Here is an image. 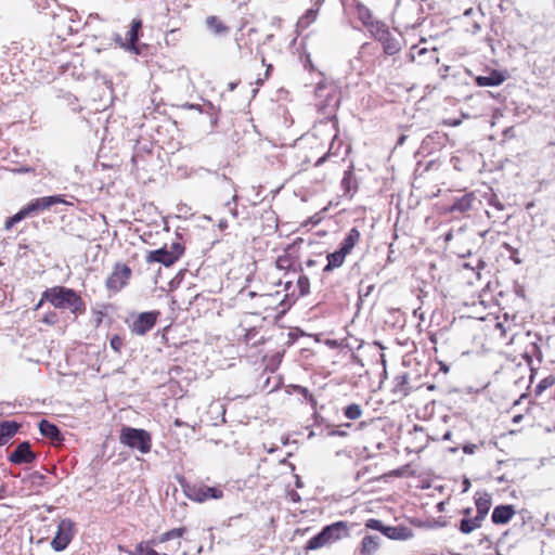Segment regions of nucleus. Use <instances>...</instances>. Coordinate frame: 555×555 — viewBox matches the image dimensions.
Wrapping results in <instances>:
<instances>
[{
	"mask_svg": "<svg viewBox=\"0 0 555 555\" xmlns=\"http://www.w3.org/2000/svg\"><path fill=\"white\" fill-rule=\"evenodd\" d=\"M365 526H366V528H370V529L383 531L389 538H393V535L389 533V531L392 530V528H389V527L385 528L383 526L382 521L378 519L371 518L366 521Z\"/></svg>",
	"mask_w": 555,
	"mask_h": 555,
	"instance_id": "a19ab883",
	"label": "nucleus"
},
{
	"mask_svg": "<svg viewBox=\"0 0 555 555\" xmlns=\"http://www.w3.org/2000/svg\"><path fill=\"white\" fill-rule=\"evenodd\" d=\"M379 546L378 538L373 535H365L361 541V554L372 555Z\"/></svg>",
	"mask_w": 555,
	"mask_h": 555,
	"instance_id": "c85d7f7f",
	"label": "nucleus"
},
{
	"mask_svg": "<svg viewBox=\"0 0 555 555\" xmlns=\"http://www.w3.org/2000/svg\"><path fill=\"white\" fill-rule=\"evenodd\" d=\"M314 266H317V261H315V260H313V259H308V260L306 261V267H307V268H311V267H314Z\"/></svg>",
	"mask_w": 555,
	"mask_h": 555,
	"instance_id": "de8ad7c7",
	"label": "nucleus"
},
{
	"mask_svg": "<svg viewBox=\"0 0 555 555\" xmlns=\"http://www.w3.org/2000/svg\"><path fill=\"white\" fill-rule=\"evenodd\" d=\"M175 426L177 427H181V426H184L186 425L184 422H182L181 420L179 418H176L175 422H173Z\"/></svg>",
	"mask_w": 555,
	"mask_h": 555,
	"instance_id": "8fccbe9b",
	"label": "nucleus"
},
{
	"mask_svg": "<svg viewBox=\"0 0 555 555\" xmlns=\"http://www.w3.org/2000/svg\"><path fill=\"white\" fill-rule=\"evenodd\" d=\"M506 77L503 73L496 69H492L489 75L477 76L475 82L479 87H493L500 86L505 81Z\"/></svg>",
	"mask_w": 555,
	"mask_h": 555,
	"instance_id": "a211bd4d",
	"label": "nucleus"
},
{
	"mask_svg": "<svg viewBox=\"0 0 555 555\" xmlns=\"http://www.w3.org/2000/svg\"><path fill=\"white\" fill-rule=\"evenodd\" d=\"M29 217V214L26 209V207H22L15 215L8 218L4 223L5 230H11L17 222L22 221L23 219Z\"/></svg>",
	"mask_w": 555,
	"mask_h": 555,
	"instance_id": "c9c22d12",
	"label": "nucleus"
},
{
	"mask_svg": "<svg viewBox=\"0 0 555 555\" xmlns=\"http://www.w3.org/2000/svg\"><path fill=\"white\" fill-rule=\"evenodd\" d=\"M347 255L348 254L343 251L340 248L335 250L334 253H330L326 257L327 263L323 268V271L331 272L337 268H340L344 264Z\"/></svg>",
	"mask_w": 555,
	"mask_h": 555,
	"instance_id": "5701e85b",
	"label": "nucleus"
},
{
	"mask_svg": "<svg viewBox=\"0 0 555 555\" xmlns=\"http://www.w3.org/2000/svg\"><path fill=\"white\" fill-rule=\"evenodd\" d=\"M352 7L359 21H361L363 26L366 27L370 33L374 30L376 24H383V22L373 18L371 10L363 3L353 0Z\"/></svg>",
	"mask_w": 555,
	"mask_h": 555,
	"instance_id": "4468645a",
	"label": "nucleus"
},
{
	"mask_svg": "<svg viewBox=\"0 0 555 555\" xmlns=\"http://www.w3.org/2000/svg\"><path fill=\"white\" fill-rule=\"evenodd\" d=\"M188 529L185 527L175 528L162 533L157 539L159 543L167 542L173 539H180L186 533Z\"/></svg>",
	"mask_w": 555,
	"mask_h": 555,
	"instance_id": "72a5a7b5",
	"label": "nucleus"
},
{
	"mask_svg": "<svg viewBox=\"0 0 555 555\" xmlns=\"http://www.w3.org/2000/svg\"><path fill=\"white\" fill-rule=\"evenodd\" d=\"M206 25L211 31L218 35L224 34L229 30V27L224 25L223 21L216 15L208 16L206 18Z\"/></svg>",
	"mask_w": 555,
	"mask_h": 555,
	"instance_id": "7c9ffc66",
	"label": "nucleus"
},
{
	"mask_svg": "<svg viewBox=\"0 0 555 555\" xmlns=\"http://www.w3.org/2000/svg\"><path fill=\"white\" fill-rule=\"evenodd\" d=\"M142 29V21L139 18L132 20L131 27L127 33V43L125 44V49L133 52L134 54H141L140 47L138 46V40L140 37V33Z\"/></svg>",
	"mask_w": 555,
	"mask_h": 555,
	"instance_id": "2eb2a0df",
	"label": "nucleus"
},
{
	"mask_svg": "<svg viewBox=\"0 0 555 555\" xmlns=\"http://www.w3.org/2000/svg\"><path fill=\"white\" fill-rule=\"evenodd\" d=\"M496 326H498L499 328H501V330H502V334H503V335H505L502 324H501V323H498V324H496Z\"/></svg>",
	"mask_w": 555,
	"mask_h": 555,
	"instance_id": "4d7b16f0",
	"label": "nucleus"
},
{
	"mask_svg": "<svg viewBox=\"0 0 555 555\" xmlns=\"http://www.w3.org/2000/svg\"><path fill=\"white\" fill-rule=\"evenodd\" d=\"M291 286V282H286V289H288Z\"/></svg>",
	"mask_w": 555,
	"mask_h": 555,
	"instance_id": "13d9d810",
	"label": "nucleus"
},
{
	"mask_svg": "<svg viewBox=\"0 0 555 555\" xmlns=\"http://www.w3.org/2000/svg\"><path fill=\"white\" fill-rule=\"evenodd\" d=\"M305 244V240L302 237H297L294 242L288 244L283 253L278 256L275 260V267L279 270L284 271H302L301 264L296 268V262L299 260L301 256L302 245Z\"/></svg>",
	"mask_w": 555,
	"mask_h": 555,
	"instance_id": "39448f33",
	"label": "nucleus"
},
{
	"mask_svg": "<svg viewBox=\"0 0 555 555\" xmlns=\"http://www.w3.org/2000/svg\"><path fill=\"white\" fill-rule=\"evenodd\" d=\"M158 543L159 542L157 538H153L149 541H142L135 545L133 552H131V555H167L165 553H158L154 550V545Z\"/></svg>",
	"mask_w": 555,
	"mask_h": 555,
	"instance_id": "b1692460",
	"label": "nucleus"
},
{
	"mask_svg": "<svg viewBox=\"0 0 555 555\" xmlns=\"http://www.w3.org/2000/svg\"><path fill=\"white\" fill-rule=\"evenodd\" d=\"M555 384V376H547L544 377L539 382V384L534 388V395L540 396L543 391H545L547 388L552 387Z\"/></svg>",
	"mask_w": 555,
	"mask_h": 555,
	"instance_id": "ea45409f",
	"label": "nucleus"
},
{
	"mask_svg": "<svg viewBox=\"0 0 555 555\" xmlns=\"http://www.w3.org/2000/svg\"><path fill=\"white\" fill-rule=\"evenodd\" d=\"M300 391H301V393L304 395V397H305L306 399H308V400H309V401H311V402L313 401V396L308 391V389H306V388H300Z\"/></svg>",
	"mask_w": 555,
	"mask_h": 555,
	"instance_id": "c03bdc74",
	"label": "nucleus"
},
{
	"mask_svg": "<svg viewBox=\"0 0 555 555\" xmlns=\"http://www.w3.org/2000/svg\"><path fill=\"white\" fill-rule=\"evenodd\" d=\"M272 69V65H268L267 66V70H266V78H268L269 74H270V70Z\"/></svg>",
	"mask_w": 555,
	"mask_h": 555,
	"instance_id": "5fc2aeb1",
	"label": "nucleus"
},
{
	"mask_svg": "<svg viewBox=\"0 0 555 555\" xmlns=\"http://www.w3.org/2000/svg\"><path fill=\"white\" fill-rule=\"evenodd\" d=\"M323 535L326 538L328 544L335 543L344 538L349 537V526L346 521H336L332 525L325 526L322 529Z\"/></svg>",
	"mask_w": 555,
	"mask_h": 555,
	"instance_id": "9b49d317",
	"label": "nucleus"
},
{
	"mask_svg": "<svg viewBox=\"0 0 555 555\" xmlns=\"http://www.w3.org/2000/svg\"><path fill=\"white\" fill-rule=\"evenodd\" d=\"M44 302L51 304L55 309H69L76 315L85 314L87 310L86 302L78 292L60 285L47 288L34 309L38 310Z\"/></svg>",
	"mask_w": 555,
	"mask_h": 555,
	"instance_id": "f257e3e1",
	"label": "nucleus"
},
{
	"mask_svg": "<svg viewBox=\"0 0 555 555\" xmlns=\"http://www.w3.org/2000/svg\"><path fill=\"white\" fill-rule=\"evenodd\" d=\"M36 460V454L31 451L30 443L24 441L9 455V461L13 464H30Z\"/></svg>",
	"mask_w": 555,
	"mask_h": 555,
	"instance_id": "f8f14e48",
	"label": "nucleus"
},
{
	"mask_svg": "<svg viewBox=\"0 0 555 555\" xmlns=\"http://www.w3.org/2000/svg\"><path fill=\"white\" fill-rule=\"evenodd\" d=\"M392 393L405 397L409 395V379L405 373L399 374L393 378V388L391 389Z\"/></svg>",
	"mask_w": 555,
	"mask_h": 555,
	"instance_id": "bb28decb",
	"label": "nucleus"
},
{
	"mask_svg": "<svg viewBox=\"0 0 555 555\" xmlns=\"http://www.w3.org/2000/svg\"><path fill=\"white\" fill-rule=\"evenodd\" d=\"M159 315L160 311L158 310L142 312L138 314V317L130 325V331L135 335H145L155 326Z\"/></svg>",
	"mask_w": 555,
	"mask_h": 555,
	"instance_id": "1a4fd4ad",
	"label": "nucleus"
},
{
	"mask_svg": "<svg viewBox=\"0 0 555 555\" xmlns=\"http://www.w3.org/2000/svg\"><path fill=\"white\" fill-rule=\"evenodd\" d=\"M21 428V424L15 421L0 422V446H4L12 439Z\"/></svg>",
	"mask_w": 555,
	"mask_h": 555,
	"instance_id": "6ab92c4d",
	"label": "nucleus"
},
{
	"mask_svg": "<svg viewBox=\"0 0 555 555\" xmlns=\"http://www.w3.org/2000/svg\"><path fill=\"white\" fill-rule=\"evenodd\" d=\"M119 442L132 450H138L142 454H147L152 450V436L142 428L122 427L119 434Z\"/></svg>",
	"mask_w": 555,
	"mask_h": 555,
	"instance_id": "20e7f679",
	"label": "nucleus"
},
{
	"mask_svg": "<svg viewBox=\"0 0 555 555\" xmlns=\"http://www.w3.org/2000/svg\"><path fill=\"white\" fill-rule=\"evenodd\" d=\"M75 534V522L69 518H64L59 522L57 531L51 541V547L61 552L65 550Z\"/></svg>",
	"mask_w": 555,
	"mask_h": 555,
	"instance_id": "6e6552de",
	"label": "nucleus"
},
{
	"mask_svg": "<svg viewBox=\"0 0 555 555\" xmlns=\"http://www.w3.org/2000/svg\"><path fill=\"white\" fill-rule=\"evenodd\" d=\"M179 483L184 495L195 503H205L208 500H221L224 496L221 486L210 487L203 481L191 483L185 479H180Z\"/></svg>",
	"mask_w": 555,
	"mask_h": 555,
	"instance_id": "f03ea898",
	"label": "nucleus"
},
{
	"mask_svg": "<svg viewBox=\"0 0 555 555\" xmlns=\"http://www.w3.org/2000/svg\"><path fill=\"white\" fill-rule=\"evenodd\" d=\"M482 519L479 518L477 515L474 518H463L460 521V531L464 534H469L474 530L478 529L482 525Z\"/></svg>",
	"mask_w": 555,
	"mask_h": 555,
	"instance_id": "cd10ccee",
	"label": "nucleus"
},
{
	"mask_svg": "<svg viewBox=\"0 0 555 555\" xmlns=\"http://www.w3.org/2000/svg\"><path fill=\"white\" fill-rule=\"evenodd\" d=\"M56 204L68 205L69 203L66 202L62 195H52L35 198L26 204L25 207L29 216H33L34 214L49 209L51 206Z\"/></svg>",
	"mask_w": 555,
	"mask_h": 555,
	"instance_id": "9d476101",
	"label": "nucleus"
},
{
	"mask_svg": "<svg viewBox=\"0 0 555 555\" xmlns=\"http://www.w3.org/2000/svg\"><path fill=\"white\" fill-rule=\"evenodd\" d=\"M257 335H258V331L255 327H253V328H249L246 331V333L243 335L241 340L246 345L256 346L263 341L262 337H259L258 339H256Z\"/></svg>",
	"mask_w": 555,
	"mask_h": 555,
	"instance_id": "4c0bfd02",
	"label": "nucleus"
},
{
	"mask_svg": "<svg viewBox=\"0 0 555 555\" xmlns=\"http://www.w3.org/2000/svg\"><path fill=\"white\" fill-rule=\"evenodd\" d=\"M109 346L116 353H120L125 347V337L117 334L113 335L109 339Z\"/></svg>",
	"mask_w": 555,
	"mask_h": 555,
	"instance_id": "79ce46f5",
	"label": "nucleus"
},
{
	"mask_svg": "<svg viewBox=\"0 0 555 555\" xmlns=\"http://www.w3.org/2000/svg\"><path fill=\"white\" fill-rule=\"evenodd\" d=\"M391 475H393V476H398V477H399V476H402V470H401V469L393 470V472L391 473Z\"/></svg>",
	"mask_w": 555,
	"mask_h": 555,
	"instance_id": "603ef678",
	"label": "nucleus"
},
{
	"mask_svg": "<svg viewBox=\"0 0 555 555\" xmlns=\"http://www.w3.org/2000/svg\"><path fill=\"white\" fill-rule=\"evenodd\" d=\"M475 505L477 509L476 515L482 520H485L492 505L491 495L486 492L477 493V495L475 496Z\"/></svg>",
	"mask_w": 555,
	"mask_h": 555,
	"instance_id": "412c9836",
	"label": "nucleus"
},
{
	"mask_svg": "<svg viewBox=\"0 0 555 555\" xmlns=\"http://www.w3.org/2000/svg\"><path fill=\"white\" fill-rule=\"evenodd\" d=\"M371 35L383 46L386 55H395L401 50V44L390 33L385 23L376 24Z\"/></svg>",
	"mask_w": 555,
	"mask_h": 555,
	"instance_id": "0eeeda50",
	"label": "nucleus"
},
{
	"mask_svg": "<svg viewBox=\"0 0 555 555\" xmlns=\"http://www.w3.org/2000/svg\"><path fill=\"white\" fill-rule=\"evenodd\" d=\"M344 414L349 420H358L362 415V409L358 403H351L345 408Z\"/></svg>",
	"mask_w": 555,
	"mask_h": 555,
	"instance_id": "58836bf2",
	"label": "nucleus"
},
{
	"mask_svg": "<svg viewBox=\"0 0 555 555\" xmlns=\"http://www.w3.org/2000/svg\"><path fill=\"white\" fill-rule=\"evenodd\" d=\"M185 253L184 244L179 240L172 242L169 246L164 244L162 247L147 251L145 261L147 263H162L169 268L173 266Z\"/></svg>",
	"mask_w": 555,
	"mask_h": 555,
	"instance_id": "7ed1b4c3",
	"label": "nucleus"
},
{
	"mask_svg": "<svg viewBox=\"0 0 555 555\" xmlns=\"http://www.w3.org/2000/svg\"><path fill=\"white\" fill-rule=\"evenodd\" d=\"M29 217V214L26 209V207H22L15 215L8 218L4 223L5 230H11L17 222L22 221L23 219Z\"/></svg>",
	"mask_w": 555,
	"mask_h": 555,
	"instance_id": "e433bc0d",
	"label": "nucleus"
},
{
	"mask_svg": "<svg viewBox=\"0 0 555 555\" xmlns=\"http://www.w3.org/2000/svg\"><path fill=\"white\" fill-rule=\"evenodd\" d=\"M361 233L357 228L350 229L347 233L346 237L343 240L340 244V249L346 254H350L354 246L360 242Z\"/></svg>",
	"mask_w": 555,
	"mask_h": 555,
	"instance_id": "393cba45",
	"label": "nucleus"
},
{
	"mask_svg": "<svg viewBox=\"0 0 555 555\" xmlns=\"http://www.w3.org/2000/svg\"><path fill=\"white\" fill-rule=\"evenodd\" d=\"M472 507H467L463 511V514L465 515V518H470L472 515Z\"/></svg>",
	"mask_w": 555,
	"mask_h": 555,
	"instance_id": "09e8293b",
	"label": "nucleus"
},
{
	"mask_svg": "<svg viewBox=\"0 0 555 555\" xmlns=\"http://www.w3.org/2000/svg\"><path fill=\"white\" fill-rule=\"evenodd\" d=\"M150 236H151V233H146V232H144V233H143V235H142V238H143V241H144L146 244L155 245V243H154V242H151V241L149 240V237H150Z\"/></svg>",
	"mask_w": 555,
	"mask_h": 555,
	"instance_id": "a18cd8bd",
	"label": "nucleus"
},
{
	"mask_svg": "<svg viewBox=\"0 0 555 555\" xmlns=\"http://www.w3.org/2000/svg\"><path fill=\"white\" fill-rule=\"evenodd\" d=\"M25 482L28 483V488L35 494H40L53 487V485L48 480L47 476L39 472H33L29 474Z\"/></svg>",
	"mask_w": 555,
	"mask_h": 555,
	"instance_id": "dca6fc26",
	"label": "nucleus"
},
{
	"mask_svg": "<svg viewBox=\"0 0 555 555\" xmlns=\"http://www.w3.org/2000/svg\"><path fill=\"white\" fill-rule=\"evenodd\" d=\"M236 86H237V83H236V82H230V83H229V89H230L231 91H233V90L236 88Z\"/></svg>",
	"mask_w": 555,
	"mask_h": 555,
	"instance_id": "864d4df0",
	"label": "nucleus"
},
{
	"mask_svg": "<svg viewBox=\"0 0 555 555\" xmlns=\"http://www.w3.org/2000/svg\"><path fill=\"white\" fill-rule=\"evenodd\" d=\"M498 480L499 481H504V478L503 477H499Z\"/></svg>",
	"mask_w": 555,
	"mask_h": 555,
	"instance_id": "bf43d9fd",
	"label": "nucleus"
},
{
	"mask_svg": "<svg viewBox=\"0 0 555 555\" xmlns=\"http://www.w3.org/2000/svg\"><path fill=\"white\" fill-rule=\"evenodd\" d=\"M327 157V153L324 154L323 156H321L320 158H318V160L315 162V166H320L321 164H323L325 162Z\"/></svg>",
	"mask_w": 555,
	"mask_h": 555,
	"instance_id": "49530a36",
	"label": "nucleus"
},
{
	"mask_svg": "<svg viewBox=\"0 0 555 555\" xmlns=\"http://www.w3.org/2000/svg\"><path fill=\"white\" fill-rule=\"evenodd\" d=\"M325 545H328V542L326 538L323 535V532L321 531L306 543L305 551H314Z\"/></svg>",
	"mask_w": 555,
	"mask_h": 555,
	"instance_id": "2f4dec72",
	"label": "nucleus"
},
{
	"mask_svg": "<svg viewBox=\"0 0 555 555\" xmlns=\"http://www.w3.org/2000/svg\"><path fill=\"white\" fill-rule=\"evenodd\" d=\"M331 435H339V436H344V435H345V433L334 430V431H331Z\"/></svg>",
	"mask_w": 555,
	"mask_h": 555,
	"instance_id": "6e6d98bb",
	"label": "nucleus"
},
{
	"mask_svg": "<svg viewBox=\"0 0 555 555\" xmlns=\"http://www.w3.org/2000/svg\"><path fill=\"white\" fill-rule=\"evenodd\" d=\"M341 189L344 190L345 194L350 195L351 197L358 191V181L354 176L352 166L344 173L341 179Z\"/></svg>",
	"mask_w": 555,
	"mask_h": 555,
	"instance_id": "4be33fe9",
	"label": "nucleus"
},
{
	"mask_svg": "<svg viewBox=\"0 0 555 555\" xmlns=\"http://www.w3.org/2000/svg\"><path fill=\"white\" fill-rule=\"evenodd\" d=\"M297 291L292 292V296L295 298L304 297L310 292V281L305 274H300L296 282Z\"/></svg>",
	"mask_w": 555,
	"mask_h": 555,
	"instance_id": "c756f323",
	"label": "nucleus"
},
{
	"mask_svg": "<svg viewBox=\"0 0 555 555\" xmlns=\"http://www.w3.org/2000/svg\"><path fill=\"white\" fill-rule=\"evenodd\" d=\"M318 9H309L306 13L298 20L297 27L299 28H308L318 17Z\"/></svg>",
	"mask_w": 555,
	"mask_h": 555,
	"instance_id": "f704fd0d",
	"label": "nucleus"
},
{
	"mask_svg": "<svg viewBox=\"0 0 555 555\" xmlns=\"http://www.w3.org/2000/svg\"><path fill=\"white\" fill-rule=\"evenodd\" d=\"M219 229L224 230L228 227L227 221H220L218 224Z\"/></svg>",
	"mask_w": 555,
	"mask_h": 555,
	"instance_id": "3c124183",
	"label": "nucleus"
},
{
	"mask_svg": "<svg viewBox=\"0 0 555 555\" xmlns=\"http://www.w3.org/2000/svg\"><path fill=\"white\" fill-rule=\"evenodd\" d=\"M39 430L43 437L50 439L53 443L61 442L63 440L59 427L48 420L40 421Z\"/></svg>",
	"mask_w": 555,
	"mask_h": 555,
	"instance_id": "aec40b11",
	"label": "nucleus"
},
{
	"mask_svg": "<svg viewBox=\"0 0 555 555\" xmlns=\"http://www.w3.org/2000/svg\"><path fill=\"white\" fill-rule=\"evenodd\" d=\"M474 195L472 193L465 194L462 197L457 198L452 206L448 209L449 212H455L459 211L461 214H464L468 210H470L473 202H474Z\"/></svg>",
	"mask_w": 555,
	"mask_h": 555,
	"instance_id": "a878e982",
	"label": "nucleus"
},
{
	"mask_svg": "<svg viewBox=\"0 0 555 555\" xmlns=\"http://www.w3.org/2000/svg\"><path fill=\"white\" fill-rule=\"evenodd\" d=\"M325 545H328V542L326 538L323 535V532L321 531L306 543L305 551H314Z\"/></svg>",
	"mask_w": 555,
	"mask_h": 555,
	"instance_id": "473e14b6",
	"label": "nucleus"
},
{
	"mask_svg": "<svg viewBox=\"0 0 555 555\" xmlns=\"http://www.w3.org/2000/svg\"><path fill=\"white\" fill-rule=\"evenodd\" d=\"M41 322L49 325V326H53L55 325L57 322H59V317H57V313L53 310L51 311H48L41 319Z\"/></svg>",
	"mask_w": 555,
	"mask_h": 555,
	"instance_id": "37998d69",
	"label": "nucleus"
},
{
	"mask_svg": "<svg viewBox=\"0 0 555 555\" xmlns=\"http://www.w3.org/2000/svg\"><path fill=\"white\" fill-rule=\"evenodd\" d=\"M515 514L516 511L513 505H498L493 508L491 520L494 525H506Z\"/></svg>",
	"mask_w": 555,
	"mask_h": 555,
	"instance_id": "f3484780",
	"label": "nucleus"
},
{
	"mask_svg": "<svg viewBox=\"0 0 555 555\" xmlns=\"http://www.w3.org/2000/svg\"><path fill=\"white\" fill-rule=\"evenodd\" d=\"M131 278L132 269L127 263L117 261L105 280V287L108 293L117 294L129 285Z\"/></svg>",
	"mask_w": 555,
	"mask_h": 555,
	"instance_id": "423d86ee",
	"label": "nucleus"
},
{
	"mask_svg": "<svg viewBox=\"0 0 555 555\" xmlns=\"http://www.w3.org/2000/svg\"><path fill=\"white\" fill-rule=\"evenodd\" d=\"M282 304V299L280 298V294H261L256 297L255 306L257 311L255 313L262 314L271 311H275L278 306Z\"/></svg>",
	"mask_w": 555,
	"mask_h": 555,
	"instance_id": "ddd939ff",
	"label": "nucleus"
}]
</instances>
